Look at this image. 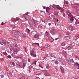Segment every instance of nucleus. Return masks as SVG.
<instances>
[{
    "label": "nucleus",
    "mask_w": 79,
    "mask_h": 79,
    "mask_svg": "<svg viewBox=\"0 0 79 79\" xmlns=\"http://www.w3.org/2000/svg\"><path fill=\"white\" fill-rule=\"evenodd\" d=\"M77 69H79V64L77 67Z\"/></svg>",
    "instance_id": "54"
},
{
    "label": "nucleus",
    "mask_w": 79,
    "mask_h": 79,
    "mask_svg": "<svg viewBox=\"0 0 79 79\" xmlns=\"http://www.w3.org/2000/svg\"><path fill=\"white\" fill-rule=\"evenodd\" d=\"M57 35L58 36V38H59V37H61L62 36V34L59 33L57 34Z\"/></svg>",
    "instance_id": "20"
},
{
    "label": "nucleus",
    "mask_w": 79,
    "mask_h": 79,
    "mask_svg": "<svg viewBox=\"0 0 79 79\" xmlns=\"http://www.w3.org/2000/svg\"><path fill=\"white\" fill-rule=\"evenodd\" d=\"M3 54H4L5 55H6V52H3Z\"/></svg>",
    "instance_id": "52"
},
{
    "label": "nucleus",
    "mask_w": 79,
    "mask_h": 79,
    "mask_svg": "<svg viewBox=\"0 0 79 79\" xmlns=\"http://www.w3.org/2000/svg\"><path fill=\"white\" fill-rule=\"evenodd\" d=\"M11 32L13 34H15V31H11Z\"/></svg>",
    "instance_id": "37"
},
{
    "label": "nucleus",
    "mask_w": 79,
    "mask_h": 79,
    "mask_svg": "<svg viewBox=\"0 0 79 79\" xmlns=\"http://www.w3.org/2000/svg\"><path fill=\"white\" fill-rule=\"evenodd\" d=\"M40 73V72H37L36 73V74H37V75H38Z\"/></svg>",
    "instance_id": "49"
},
{
    "label": "nucleus",
    "mask_w": 79,
    "mask_h": 79,
    "mask_svg": "<svg viewBox=\"0 0 79 79\" xmlns=\"http://www.w3.org/2000/svg\"><path fill=\"white\" fill-rule=\"evenodd\" d=\"M52 7L53 8H57V9L58 10H61V7H60L59 5H53V6H52Z\"/></svg>",
    "instance_id": "3"
},
{
    "label": "nucleus",
    "mask_w": 79,
    "mask_h": 79,
    "mask_svg": "<svg viewBox=\"0 0 79 79\" xmlns=\"http://www.w3.org/2000/svg\"><path fill=\"white\" fill-rule=\"evenodd\" d=\"M54 15H56V16L58 15V12L56 11L54 12Z\"/></svg>",
    "instance_id": "32"
},
{
    "label": "nucleus",
    "mask_w": 79,
    "mask_h": 79,
    "mask_svg": "<svg viewBox=\"0 0 79 79\" xmlns=\"http://www.w3.org/2000/svg\"><path fill=\"white\" fill-rule=\"evenodd\" d=\"M60 10H61L62 12H63V9L62 8H61V9Z\"/></svg>",
    "instance_id": "61"
},
{
    "label": "nucleus",
    "mask_w": 79,
    "mask_h": 79,
    "mask_svg": "<svg viewBox=\"0 0 79 79\" xmlns=\"http://www.w3.org/2000/svg\"><path fill=\"white\" fill-rule=\"evenodd\" d=\"M69 39H70V37L69 36H66L64 38V39H65V40H69Z\"/></svg>",
    "instance_id": "21"
},
{
    "label": "nucleus",
    "mask_w": 79,
    "mask_h": 79,
    "mask_svg": "<svg viewBox=\"0 0 79 79\" xmlns=\"http://www.w3.org/2000/svg\"><path fill=\"white\" fill-rule=\"evenodd\" d=\"M51 57L56 58V57L57 56L55 54V53H52L51 54Z\"/></svg>",
    "instance_id": "7"
},
{
    "label": "nucleus",
    "mask_w": 79,
    "mask_h": 79,
    "mask_svg": "<svg viewBox=\"0 0 79 79\" xmlns=\"http://www.w3.org/2000/svg\"><path fill=\"white\" fill-rule=\"evenodd\" d=\"M17 33L18 35H20V34H21L20 32L18 31L17 32Z\"/></svg>",
    "instance_id": "46"
},
{
    "label": "nucleus",
    "mask_w": 79,
    "mask_h": 79,
    "mask_svg": "<svg viewBox=\"0 0 79 79\" xmlns=\"http://www.w3.org/2000/svg\"><path fill=\"white\" fill-rule=\"evenodd\" d=\"M37 62V61H35L34 62V64H35V65H36V62Z\"/></svg>",
    "instance_id": "63"
},
{
    "label": "nucleus",
    "mask_w": 79,
    "mask_h": 79,
    "mask_svg": "<svg viewBox=\"0 0 79 79\" xmlns=\"http://www.w3.org/2000/svg\"><path fill=\"white\" fill-rule=\"evenodd\" d=\"M27 25V24L26 23H22V26L23 27H25L26 26V25Z\"/></svg>",
    "instance_id": "25"
},
{
    "label": "nucleus",
    "mask_w": 79,
    "mask_h": 79,
    "mask_svg": "<svg viewBox=\"0 0 79 79\" xmlns=\"http://www.w3.org/2000/svg\"><path fill=\"white\" fill-rule=\"evenodd\" d=\"M18 51H19V50L18 49H15L14 50V52L13 53H14L15 54H17Z\"/></svg>",
    "instance_id": "16"
},
{
    "label": "nucleus",
    "mask_w": 79,
    "mask_h": 79,
    "mask_svg": "<svg viewBox=\"0 0 79 79\" xmlns=\"http://www.w3.org/2000/svg\"><path fill=\"white\" fill-rule=\"evenodd\" d=\"M61 63L62 64L64 65L65 64H66V62H65V61H63L62 62H61Z\"/></svg>",
    "instance_id": "30"
},
{
    "label": "nucleus",
    "mask_w": 79,
    "mask_h": 79,
    "mask_svg": "<svg viewBox=\"0 0 79 79\" xmlns=\"http://www.w3.org/2000/svg\"><path fill=\"white\" fill-rule=\"evenodd\" d=\"M33 22H34V24H35V25H38V23H39V22H38L37 21L35 20H34Z\"/></svg>",
    "instance_id": "11"
},
{
    "label": "nucleus",
    "mask_w": 79,
    "mask_h": 79,
    "mask_svg": "<svg viewBox=\"0 0 79 79\" xmlns=\"http://www.w3.org/2000/svg\"><path fill=\"white\" fill-rule=\"evenodd\" d=\"M75 23L76 24H79V22H78V21H76V20L75 19Z\"/></svg>",
    "instance_id": "34"
},
{
    "label": "nucleus",
    "mask_w": 79,
    "mask_h": 79,
    "mask_svg": "<svg viewBox=\"0 0 79 79\" xmlns=\"http://www.w3.org/2000/svg\"><path fill=\"white\" fill-rule=\"evenodd\" d=\"M32 67V66L31 65H30L29 66L28 68L29 69H31V68Z\"/></svg>",
    "instance_id": "48"
},
{
    "label": "nucleus",
    "mask_w": 79,
    "mask_h": 79,
    "mask_svg": "<svg viewBox=\"0 0 79 79\" xmlns=\"http://www.w3.org/2000/svg\"><path fill=\"white\" fill-rule=\"evenodd\" d=\"M39 45V44L38 43H35V45Z\"/></svg>",
    "instance_id": "50"
},
{
    "label": "nucleus",
    "mask_w": 79,
    "mask_h": 79,
    "mask_svg": "<svg viewBox=\"0 0 79 79\" xmlns=\"http://www.w3.org/2000/svg\"><path fill=\"white\" fill-rule=\"evenodd\" d=\"M68 16L69 17H70V18H71V17H73V15H71V13H69V14H68Z\"/></svg>",
    "instance_id": "28"
},
{
    "label": "nucleus",
    "mask_w": 79,
    "mask_h": 79,
    "mask_svg": "<svg viewBox=\"0 0 79 79\" xmlns=\"http://www.w3.org/2000/svg\"><path fill=\"white\" fill-rule=\"evenodd\" d=\"M35 79H40V78H39V77H36Z\"/></svg>",
    "instance_id": "64"
},
{
    "label": "nucleus",
    "mask_w": 79,
    "mask_h": 79,
    "mask_svg": "<svg viewBox=\"0 0 79 79\" xmlns=\"http://www.w3.org/2000/svg\"><path fill=\"white\" fill-rule=\"evenodd\" d=\"M61 45H62V46H64L65 45V43H63Z\"/></svg>",
    "instance_id": "45"
},
{
    "label": "nucleus",
    "mask_w": 79,
    "mask_h": 79,
    "mask_svg": "<svg viewBox=\"0 0 79 79\" xmlns=\"http://www.w3.org/2000/svg\"><path fill=\"white\" fill-rule=\"evenodd\" d=\"M18 65L19 66H20V67L21 66V64H18Z\"/></svg>",
    "instance_id": "62"
},
{
    "label": "nucleus",
    "mask_w": 79,
    "mask_h": 79,
    "mask_svg": "<svg viewBox=\"0 0 79 79\" xmlns=\"http://www.w3.org/2000/svg\"><path fill=\"white\" fill-rule=\"evenodd\" d=\"M73 65L75 66H77L78 65H79V63H78L77 62L76 63L75 62V63H73Z\"/></svg>",
    "instance_id": "24"
},
{
    "label": "nucleus",
    "mask_w": 79,
    "mask_h": 79,
    "mask_svg": "<svg viewBox=\"0 0 79 79\" xmlns=\"http://www.w3.org/2000/svg\"><path fill=\"white\" fill-rule=\"evenodd\" d=\"M65 13L67 14H69V10H68V9H66L65 10Z\"/></svg>",
    "instance_id": "26"
},
{
    "label": "nucleus",
    "mask_w": 79,
    "mask_h": 79,
    "mask_svg": "<svg viewBox=\"0 0 79 79\" xmlns=\"http://www.w3.org/2000/svg\"><path fill=\"white\" fill-rule=\"evenodd\" d=\"M7 75L8 77H11V73H10L9 74H7Z\"/></svg>",
    "instance_id": "39"
},
{
    "label": "nucleus",
    "mask_w": 79,
    "mask_h": 79,
    "mask_svg": "<svg viewBox=\"0 0 79 79\" xmlns=\"http://www.w3.org/2000/svg\"><path fill=\"white\" fill-rule=\"evenodd\" d=\"M67 60L69 65H71V64H73V63H75V62L74 61L73 59L69 58L67 59Z\"/></svg>",
    "instance_id": "1"
},
{
    "label": "nucleus",
    "mask_w": 79,
    "mask_h": 79,
    "mask_svg": "<svg viewBox=\"0 0 79 79\" xmlns=\"http://www.w3.org/2000/svg\"><path fill=\"white\" fill-rule=\"evenodd\" d=\"M30 55L33 57H36V54H35V52L33 51L31 52Z\"/></svg>",
    "instance_id": "5"
},
{
    "label": "nucleus",
    "mask_w": 79,
    "mask_h": 79,
    "mask_svg": "<svg viewBox=\"0 0 79 79\" xmlns=\"http://www.w3.org/2000/svg\"><path fill=\"white\" fill-rule=\"evenodd\" d=\"M22 61L23 62H24V61H25V60L23 59H22Z\"/></svg>",
    "instance_id": "57"
},
{
    "label": "nucleus",
    "mask_w": 79,
    "mask_h": 79,
    "mask_svg": "<svg viewBox=\"0 0 79 79\" xmlns=\"http://www.w3.org/2000/svg\"><path fill=\"white\" fill-rule=\"evenodd\" d=\"M15 55V53H14V52L12 54H11V55H12V56H14V55Z\"/></svg>",
    "instance_id": "60"
},
{
    "label": "nucleus",
    "mask_w": 79,
    "mask_h": 79,
    "mask_svg": "<svg viewBox=\"0 0 79 79\" xmlns=\"http://www.w3.org/2000/svg\"><path fill=\"white\" fill-rule=\"evenodd\" d=\"M65 3L67 5H69V2H68L67 1H66Z\"/></svg>",
    "instance_id": "42"
},
{
    "label": "nucleus",
    "mask_w": 79,
    "mask_h": 79,
    "mask_svg": "<svg viewBox=\"0 0 79 79\" xmlns=\"http://www.w3.org/2000/svg\"><path fill=\"white\" fill-rule=\"evenodd\" d=\"M46 36H48V32H46Z\"/></svg>",
    "instance_id": "41"
},
{
    "label": "nucleus",
    "mask_w": 79,
    "mask_h": 79,
    "mask_svg": "<svg viewBox=\"0 0 79 79\" xmlns=\"http://www.w3.org/2000/svg\"><path fill=\"white\" fill-rule=\"evenodd\" d=\"M1 77L2 78H3V77H4V76H3V75H1Z\"/></svg>",
    "instance_id": "56"
},
{
    "label": "nucleus",
    "mask_w": 79,
    "mask_h": 79,
    "mask_svg": "<svg viewBox=\"0 0 79 79\" xmlns=\"http://www.w3.org/2000/svg\"><path fill=\"white\" fill-rule=\"evenodd\" d=\"M7 57L8 58H11V56H10V55L8 56H7Z\"/></svg>",
    "instance_id": "44"
},
{
    "label": "nucleus",
    "mask_w": 79,
    "mask_h": 79,
    "mask_svg": "<svg viewBox=\"0 0 79 79\" xmlns=\"http://www.w3.org/2000/svg\"><path fill=\"white\" fill-rule=\"evenodd\" d=\"M51 32L52 35H53L57 34V32L55 29H51Z\"/></svg>",
    "instance_id": "2"
},
{
    "label": "nucleus",
    "mask_w": 79,
    "mask_h": 79,
    "mask_svg": "<svg viewBox=\"0 0 79 79\" xmlns=\"http://www.w3.org/2000/svg\"><path fill=\"white\" fill-rule=\"evenodd\" d=\"M10 64L13 65V66H15V64L14 63V62H10Z\"/></svg>",
    "instance_id": "31"
},
{
    "label": "nucleus",
    "mask_w": 79,
    "mask_h": 79,
    "mask_svg": "<svg viewBox=\"0 0 79 79\" xmlns=\"http://www.w3.org/2000/svg\"><path fill=\"white\" fill-rule=\"evenodd\" d=\"M56 21L57 23V24L59 26L60 25V20L58 19H56Z\"/></svg>",
    "instance_id": "12"
},
{
    "label": "nucleus",
    "mask_w": 79,
    "mask_h": 79,
    "mask_svg": "<svg viewBox=\"0 0 79 79\" xmlns=\"http://www.w3.org/2000/svg\"><path fill=\"white\" fill-rule=\"evenodd\" d=\"M23 67H26V63H23Z\"/></svg>",
    "instance_id": "38"
},
{
    "label": "nucleus",
    "mask_w": 79,
    "mask_h": 79,
    "mask_svg": "<svg viewBox=\"0 0 79 79\" xmlns=\"http://www.w3.org/2000/svg\"><path fill=\"white\" fill-rule=\"evenodd\" d=\"M55 63V64H58V61H56L54 62Z\"/></svg>",
    "instance_id": "36"
},
{
    "label": "nucleus",
    "mask_w": 79,
    "mask_h": 79,
    "mask_svg": "<svg viewBox=\"0 0 79 79\" xmlns=\"http://www.w3.org/2000/svg\"><path fill=\"white\" fill-rule=\"evenodd\" d=\"M43 72L44 73V74L45 76H51V74L48 73L46 71H43Z\"/></svg>",
    "instance_id": "6"
},
{
    "label": "nucleus",
    "mask_w": 79,
    "mask_h": 79,
    "mask_svg": "<svg viewBox=\"0 0 79 79\" xmlns=\"http://www.w3.org/2000/svg\"><path fill=\"white\" fill-rule=\"evenodd\" d=\"M32 45H33V46L35 45V43H34L33 44H32Z\"/></svg>",
    "instance_id": "59"
},
{
    "label": "nucleus",
    "mask_w": 79,
    "mask_h": 79,
    "mask_svg": "<svg viewBox=\"0 0 79 79\" xmlns=\"http://www.w3.org/2000/svg\"><path fill=\"white\" fill-rule=\"evenodd\" d=\"M28 22L29 24L30 25H33V23L32 22V21L31 19L28 20Z\"/></svg>",
    "instance_id": "9"
},
{
    "label": "nucleus",
    "mask_w": 79,
    "mask_h": 79,
    "mask_svg": "<svg viewBox=\"0 0 79 79\" xmlns=\"http://www.w3.org/2000/svg\"><path fill=\"white\" fill-rule=\"evenodd\" d=\"M70 31H73V27L71 26H70L68 27Z\"/></svg>",
    "instance_id": "13"
},
{
    "label": "nucleus",
    "mask_w": 79,
    "mask_h": 79,
    "mask_svg": "<svg viewBox=\"0 0 79 79\" xmlns=\"http://www.w3.org/2000/svg\"><path fill=\"white\" fill-rule=\"evenodd\" d=\"M73 48V46H72V44H71L70 45H69L67 47V49L68 50H71Z\"/></svg>",
    "instance_id": "8"
},
{
    "label": "nucleus",
    "mask_w": 79,
    "mask_h": 79,
    "mask_svg": "<svg viewBox=\"0 0 79 79\" xmlns=\"http://www.w3.org/2000/svg\"><path fill=\"white\" fill-rule=\"evenodd\" d=\"M13 46L14 47H17L18 45L16 44H15L13 45Z\"/></svg>",
    "instance_id": "33"
},
{
    "label": "nucleus",
    "mask_w": 79,
    "mask_h": 79,
    "mask_svg": "<svg viewBox=\"0 0 79 79\" xmlns=\"http://www.w3.org/2000/svg\"><path fill=\"white\" fill-rule=\"evenodd\" d=\"M26 31L27 33L29 34H30L31 33L30 32V30L28 29H26Z\"/></svg>",
    "instance_id": "22"
},
{
    "label": "nucleus",
    "mask_w": 79,
    "mask_h": 79,
    "mask_svg": "<svg viewBox=\"0 0 79 79\" xmlns=\"http://www.w3.org/2000/svg\"><path fill=\"white\" fill-rule=\"evenodd\" d=\"M74 17L73 16V17H71L70 19V21H74Z\"/></svg>",
    "instance_id": "23"
},
{
    "label": "nucleus",
    "mask_w": 79,
    "mask_h": 79,
    "mask_svg": "<svg viewBox=\"0 0 79 79\" xmlns=\"http://www.w3.org/2000/svg\"><path fill=\"white\" fill-rule=\"evenodd\" d=\"M11 27H13V28H15V27H16L14 25H11Z\"/></svg>",
    "instance_id": "40"
},
{
    "label": "nucleus",
    "mask_w": 79,
    "mask_h": 79,
    "mask_svg": "<svg viewBox=\"0 0 79 79\" xmlns=\"http://www.w3.org/2000/svg\"><path fill=\"white\" fill-rule=\"evenodd\" d=\"M62 15L63 16H64V17H66V15H65V14H64V13H63L62 14Z\"/></svg>",
    "instance_id": "47"
},
{
    "label": "nucleus",
    "mask_w": 79,
    "mask_h": 79,
    "mask_svg": "<svg viewBox=\"0 0 79 79\" xmlns=\"http://www.w3.org/2000/svg\"><path fill=\"white\" fill-rule=\"evenodd\" d=\"M62 55H64V56H66V55H67V54L66 53V51H62Z\"/></svg>",
    "instance_id": "14"
},
{
    "label": "nucleus",
    "mask_w": 79,
    "mask_h": 79,
    "mask_svg": "<svg viewBox=\"0 0 79 79\" xmlns=\"http://www.w3.org/2000/svg\"><path fill=\"white\" fill-rule=\"evenodd\" d=\"M46 68L47 69H49V68H50V65H49L48 64L47 65Z\"/></svg>",
    "instance_id": "35"
},
{
    "label": "nucleus",
    "mask_w": 79,
    "mask_h": 79,
    "mask_svg": "<svg viewBox=\"0 0 79 79\" xmlns=\"http://www.w3.org/2000/svg\"><path fill=\"white\" fill-rule=\"evenodd\" d=\"M34 38H35V39H39V38H40V36L38 33H36L34 35Z\"/></svg>",
    "instance_id": "4"
},
{
    "label": "nucleus",
    "mask_w": 79,
    "mask_h": 79,
    "mask_svg": "<svg viewBox=\"0 0 79 79\" xmlns=\"http://www.w3.org/2000/svg\"><path fill=\"white\" fill-rule=\"evenodd\" d=\"M58 60L59 61H61V58H59Z\"/></svg>",
    "instance_id": "53"
},
{
    "label": "nucleus",
    "mask_w": 79,
    "mask_h": 79,
    "mask_svg": "<svg viewBox=\"0 0 79 79\" xmlns=\"http://www.w3.org/2000/svg\"><path fill=\"white\" fill-rule=\"evenodd\" d=\"M24 49L25 50V52H27V50H26V48L25 47L24 48Z\"/></svg>",
    "instance_id": "58"
},
{
    "label": "nucleus",
    "mask_w": 79,
    "mask_h": 79,
    "mask_svg": "<svg viewBox=\"0 0 79 79\" xmlns=\"http://www.w3.org/2000/svg\"><path fill=\"white\" fill-rule=\"evenodd\" d=\"M1 25H4V24H5V23L3 22H2L1 23Z\"/></svg>",
    "instance_id": "55"
},
{
    "label": "nucleus",
    "mask_w": 79,
    "mask_h": 79,
    "mask_svg": "<svg viewBox=\"0 0 79 79\" xmlns=\"http://www.w3.org/2000/svg\"><path fill=\"white\" fill-rule=\"evenodd\" d=\"M75 5H77L78 6H79V3H75Z\"/></svg>",
    "instance_id": "51"
},
{
    "label": "nucleus",
    "mask_w": 79,
    "mask_h": 79,
    "mask_svg": "<svg viewBox=\"0 0 79 79\" xmlns=\"http://www.w3.org/2000/svg\"><path fill=\"white\" fill-rule=\"evenodd\" d=\"M48 39L51 42H53V39L52 37H48Z\"/></svg>",
    "instance_id": "19"
},
{
    "label": "nucleus",
    "mask_w": 79,
    "mask_h": 79,
    "mask_svg": "<svg viewBox=\"0 0 79 79\" xmlns=\"http://www.w3.org/2000/svg\"><path fill=\"white\" fill-rule=\"evenodd\" d=\"M60 68L62 73H64V69H63V68L62 66H60Z\"/></svg>",
    "instance_id": "10"
},
{
    "label": "nucleus",
    "mask_w": 79,
    "mask_h": 79,
    "mask_svg": "<svg viewBox=\"0 0 79 79\" xmlns=\"http://www.w3.org/2000/svg\"><path fill=\"white\" fill-rule=\"evenodd\" d=\"M2 42H1V45H3V44H4V45H6V40H3L2 41Z\"/></svg>",
    "instance_id": "17"
},
{
    "label": "nucleus",
    "mask_w": 79,
    "mask_h": 79,
    "mask_svg": "<svg viewBox=\"0 0 79 79\" xmlns=\"http://www.w3.org/2000/svg\"><path fill=\"white\" fill-rule=\"evenodd\" d=\"M12 39L13 40H18V37L14 36H12Z\"/></svg>",
    "instance_id": "18"
},
{
    "label": "nucleus",
    "mask_w": 79,
    "mask_h": 79,
    "mask_svg": "<svg viewBox=\"0 0 79 79\" xmlns=\"http://www.w3.org/2000/svg\"><path fill=\"white\" fill-rule=\"evenodd\" d=\"M10 50H11V51H12V52H13V51H14V50L13 49V48L12 45H10Z\"/></svg>",
    "instance_id": "15"
},
{
    "label": "nucleus",
    "mask_w": 79,
    "mask_h": 79,
    "mask_svg": "<svg viewBox=\"0 0 79 79\" xmlns=\"http://www.w3.org/2000/svg\"><path fill=\"white\" fill-rule=\"evenodd\" d=\"M73 40H77V39L76 38V36L74 37L73 38Z\"/></svg>",
    "instance_id": "43"
},
{
    "label": "nucleus",
    "mask_w": 79,
    "mask_h": 79,
    "mask_svg": "<svg viewBox=\"0 0 79 79\" xmlns=\"http://www.w3.org/2000/svg\"><path fill=\"white\" fill-rule=\"evenodd\" d=\"M22 36L23 37L24 39H25V38H26V35L23 34H22Z\"/></svg>",
    "instance_id": "27"
},
{
    "label": "nucleus",
    "mask_w": 79,
    "mask_h": 79,
    "mask_svg": "<svg viewBox=\"0 0 79 79\" xmlns=\"http://www.w3.org/2000/svg\"><path fill=\"white\" fill-rule=\"evenodd\" d=\"M45 47H46V48H47V47H51V46H50V45H48V44H46L45 45Z\"/></svg>",
    "instance_id": "29"
}]
</instances>
